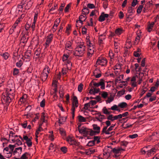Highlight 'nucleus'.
Instances as JSON below:
<instances>
[{
	"label": "nucleus",
	"instance_id": "f257e3e1",
	"mask_svg": "<svg viewBox=\"0 0 159 159\" xmlns=\"http://www.w3.org/2000/svg\"><path fill=\"white\" fill-rule=\"evenodd\" d=\"M86 47L84 43L78 45L75 48V52L74 54L80 57H82L84 53Z\"/></svg>",
	"mask_w": 159,
	"mask_h": 159
},
{
	"label": "nucleus",
	"instance_id": "f03ea898",
	"mask_svg": "<svg viewBox=\"0 0 159 159\" xmlns=\"http://www.w3.org/2000/svg\"><path fill=\"white\" fill-rule=\"evenodd\" d=\"M79 132L81 134H83L84 136L85 137L87 136L88 135L93 136L94 133V131L92 129L84 127H82V129H79Z\"/></svg>",
	"mask_w": 159,
	"mask_h": 159
},
{
	"label": "nucleus",
	"instance_id": "7ed1b4c3",
	"mask_svg": "<svg viewBox=\"0 0 159 159\" xmlns=\"http://www.w3.org/2000/svg\"><path fill=\"white\" fill-rule=\"evenodd\" d=\"M48 68H44L43 71L41 75L42 80L43 81H45L47 79L48 76V74L49 73V70Z\"/></svg>",
	"mask_w": 159,
	"mask_h": 159
},
{
	"label": "nucleus",
	"instance_id": "20e7f679",
	"mask_svg": "<svg viewBox=\"0 0 159 159\" xmlns=\"http://www.w3.org/2000/svg\"><path fill=\"white\" fill-rule=\"evenodd\" d=\"M12 100V98L11 96L8 95L7 93V97L6 98L5 100L4 101L5 102V104H6V106L5 107H6V109L7 110L8 108V106L9 105L10 103L11 102Z\"/></svg>",
	"mask_w": 159,
	"mask_h": 159
},
{
	"label": "nucleus",
	"instance_id": "39448f33",
	"mask_svg": "<svg viewBox=\"0 0 159 159\" xmlns=\"http://www.w3.org/2000/svg\"><path fill=\"white\" fill-rule=\"evenodd\" d=\"M96 63L99 64H101L103 66L106 65L107 63V61L104 58L100 59V58H98L96 61Z\"/></svg>",
	"mask_w": 159,
	"mask_h": 159
},
{
	"label": "nucleus",
	"instance_id": "423d86ee",
	"mask_svg": "<svg viewBox=\"0 0 159 159\" xmlns=\"http://www.w3.org/2000/svg\"><path fill=\"white\" fill-rule=\"evenodd\" d=\"M93 129L94 130V132L93 135L96 134H98L100 132V127L98 126L96 124H93Z\"/></svg>",
	"mask_w": 159,
	"mask_h": 159
},
{
	"label": "nucleus",
	"instance_id": "0eeeda50",
	"mask_svg": "<svg viewBox=\"0 0 159 159\" xmlns=\"http://www.w3.org/2000/svg\"><path fill=\"white\" fill-rule=\"evenodd\" d=\"M53 34H51L47 37V39L46 42V45L48 46L51 42L53 38Z\"/></svg>",
	"mask_w": 159,
	"mask_h": 159
},
{
	"label": "nucleus",
	"instance_id": "6e6552de",
	"mask_svg": "<svg viewBox=\"0 0 159 159\" xmlns=\"http://www.w3.org/2000/svg\"><path fill=\"white\" fill-rule=\"evenodd\" d=\"M30 154L29 153L26 152L21 156L20 159L16 157H15V159H28L29 157L30 156Z\"/></svg>",
	"mask_w": 159,
	"mask_h": 159
},
{
	"label": "nucleus",
	"instance_id": "1a4fd4ad",
	"mask_svg": "<svg viewBox=\"0 0 159 159\" xmlns=\"http://www.w3.org/2000/svg\"><path fill=\"white\" fill-rule=\"evenodd\" d=\"M99 86H101V88L102 89H104L105 88V84L104 83V80L103 79H101L100 81L98 83Z\"/></svg>",
	"mask_w": 159,
	"mask_h": 159
},
{
	"label": "nucleus",
	"instance_id": "9d476101",
	"mask_svg": "<svg viewBox=\"0 0 159 159\" xmlns=\"http://www.w3.org/2000/svg\"><path fill=\"white\" fill-rule=\"evenodd\" d=\"M156 149L155 148H153L147 151L148 156H150L151 154H154L156 152Z\"/></svg>",
	"mask_w": 159,
	"mask_h": 159
},
{
	"label": "nucleus",
	"instance_id": "9b49d317",
	"mask_svg": "<svg viewBox=\"0 0 159 159\" xmlns=\"http://www.w3.org/2000/svg\"><path fill=\"white\" fill-rule=\"evenodd\" d=\"M100 72L99 70L97 69L95 70L94 72V74H97L96 75H95V77L96 78H99L101 76V74L100 73H98L99 72Z\"/></svg>",
	"mask_w": 159,
	"mask_h": 159
},
{
	"label": "nucleus",
	"instance_id": "f8f14e48",
	"mask_svg": "<svg viewBox=\"0 0 159 159\" xmlns=\"http://www.w3.org/2000/svg\"><path fill=\"white\" fill-rule=\"evenodd\" d=\"M119 43L115 41L114 43V45L115 47V52L117 53L119 50Z\"/></svg>",
	"mask_w": 159,
	"mask_h": 159
},
{
	"label": "nucleus",
	"instance_id": "ddd939ff",
	"mask_svg": "<svg viewBox=\"0 0 159 159\" xmlns=\"http://www.w3.org/2000/svg\"><path fill=\"white\" fill-rule=\"evenodd\" d=\"M134 9L131 7H128V11L129 13L130 14L128 15L127 18H129L130 16H131V14H133L134 12Z\"/></svg>",
	"mask_w": 159,
	"mask_h": 159
},
{
	"label": "nucleus",
	"instance_id": "4468645a",
	"mask_svg": "<svg viewBox=\"0 0 159 159\" xmlns=\"http://www.w3.org/2000/svg\"><path fill=\"white\" fill-rule=\"evenodd\" d=\"M78 118L79 121L80 122H85L86 121L85 118L81 115L79 116H78Z\"/></svg>",
	"mask_w": 159,
	"mask_h": 159
},
{
	"label": "nucleus",
	"instance_id": "2eb2a0df",
	"mask_svg": "<svg viewBox=\"0 0 159 159\" xmlns=\"http://www.w3.org/2000/svg\"><path fill=\"white\" fill-rule=\"evenodd\" d=\"M72 43L70 41H68L65 45V47L67 50L72 49Z\"/></svg>",
	"mask_w": 159,
	"mask_h": 159
},
{
	"label": "nucleus",
	"instance_id": "dca6fc26",
	"mask_svg": "<svg viewBox=\"0 0 159 159\" xmlns=\"http://www.w3.org/2000/svg\"><path fill=\"white\" fill-rule=\"evenodd\" d=\"M144 75V74L143 73L140 72L139 74V80L138 82V84H140L142 81V78L143 76Z\"/></svg>",
	"mask_w": 159,
	"mask_h": 159
},
{
	"label": "nucleus",
	"instance_id": "f3484780",
	"mask_svg": "<svg viewBox=\"0 0 159 159\" xmlns=\"http://www.w3.org/2000/svg\"><path fill=\"white\" fill-rule=\"evenodd\" d=\"M96 151V149L95 147L90 148L88 149V152L90 154L93 153Z\"/></svg>",
	"mask_w": 159,
	"mask_h": 159
},
{
	"label": "nucleus",
	"instance_id": "a211bd4d",
	"mask_svg": "<svg viewBox=\"0 0 159 159\" xmlns=\"http://www.w3.org/2000/svg\"><path fill=\"white\" fill-rule=\"evenodd\" d=\"M102 111L103 113L106 115L109 114V112L108 110L107 109L106 107H104L102 109Z\"/></svg>",
	"mask_w": 159,
	"mask_h": 159
},
{
	"label": "nucleus",
	"instance_id": "6ab92c4d",
	"mask_svg": "<svg viewBox=\"0 0 159 159\" xmlns=\"http://www.w3.org/2000/svg\"><path fill=\"white\" fill-rule=\"evenodd\" d=\"M105 20V18L104 17V16L103 14L102 13L101 14V15L100 16L98 20L101 22H102L104 21Z\"/></svg>",
	"mask_w": 159,
	"mask_h": 159
},
{
	"label": "nucleus",
	"instance_id": "aec40b11",
	"mask_svg": "<svg viewBox=\"0 0 159 159\" xmlns=\"http://www.w3.org/2000/svg\"><path fill=\"white\" fill-rule=\"evenodd\" d=\"M118 106L121 108H124L127 106V104L125 102H122L119 103Z\"/></svg>",
	"mask_w": 159,
	"mask_h": 159
},
{
	"label": "nucleus",
	"instance_id": "412c9836",
	"mask_svg": "<svg viewBox=\"0 0 159 159\" xmlns=\"http://www.w3.org/2000/svg\"><path fill=\"white\" fill-rule=\"evenodd\" d=\"M19 72V69L15 68L13 69V74L14 75H16L18 74Z\"/></svg>",
	"mask_w": 159,
	"mask_h": 159
},
{
	"label": "nucleus",
	"instance_id": "4be33fe9",
	"mask_svg": "<svg viewBox=\"0 0 159 159\" xmlns=\"http://www.w3.org/2000/svg\"><path fill=\"white\" fill-rule=\"evenodd\" d=\"M143 5H140L137 8V12L138 13H140L143 8Z\"/></svg>",
	"mask_w": 159,
	"mask_h": 159
},
{
	"label": "nucleus",
	"instance_id": "5701e85b",
	"mask_svg": "<svg viewBox=\"0 0 159 159\" xmlns=\"http://www.w3.org/2000/svg\"><path fill=\"white\" fill-rule=\"evenodd\" d=\"M125 89H123L122 90L118 92L117 95L119 96L123 95L125 93Z\"/></svg>",
	"mask_w": 159,
	"mask_h": 159
},
{
	"label": "nucleus",
	"instance_id": "b1692460",
	"mask_svg": "<svg viewBox=\"0 0 159 159\" xmlns=\"http://www.w3.org/2000/svg\"><path fill=\"white\" fill-rule=\"evenodd\" d=\"M86 43L87 45L90 48L93 46L92 43H91L89 38H88V37L86 38Z\"/></svg>",
	"mask_w": 159,
	"mask_h": 159
},
{
	"label": "nucleus",
	"instance_id": "393cba45",
	"mask_svg": "<svg viewBox=\"0 0 159 159\" xmlns=\"http://www.w3.org/2000/svg\"><path fill=\"white\" fill-rule=\"evenodd\" d=\"M1 56L3 57L5 60H7L8 58L9 54L7 52H5L2 54Z\"/></svg>",
	"mask_w": 159,
	"mask_h": 159
},
{
	"label": "nucleus",
	"instance_id": "a878e982",
	"mask_svg": "<svg viewBox=\"0 0 159 159\" xmlns=\"http://www.w3.org/2000/svg\"><path fill=\"white\" fill-rule=\"evenodd\" d=\"M26 143L28 147H30L32 146V143L31 142V140L30 139H29L26 141Z\"/></svg>",
	"mask_w": 159,
	"mask_h": 159
},
{
	"label": "nucleus",
	"instance_id": "bb28decb",
	"mask_svg": "<svg viewBox=\"0 0 159 159\" xmlns=\"http://www.w3.org/2000/svg\"><path fill=\"white\" fill-rule=\"evenodd\" d=\"M109 147L107 146L105 147L104 150L108 153V156H110V154L112 152V149L111 150H110L109 149Z\"/></svg>",
	"mask_w": 159,
	"mask_h": 159
},
{
	"label": "nucleus",
	"instance_id": "cd10ccee",
	"mask_svg": "<svg viewBox=\"0 0 159 159\" xmlns=\"http://www.w3.org/2000/svg\"><path fill=\"white\" fill-rule=\"evenodd\" d=\"M91 105L90 102L88 103L85 104H84V109L85 110H87L89 107H90Z\"/></svg>",
	"mask_w": 159,
	"mask_h": 159
},
{
	"label": "nucleus",
	"instance_id": "c85d7f7f",
	"mask_svg": "<svg viewBox=\"0 0 159 159\" xmlns=\"http://www.w3.org/2000/svg\"><path fill=\"white\" fill-rule=\"evenodd\" d=\"M122 32V30L120 28L116 29L115 31V33L117 34H120Z\"/></svg>",
	"mask_w": 159,
	"mask_h": 159
},
{
	"label": "nucleus",
	"instance_id": "c756f323",
	"mask_svg": "<svg viewBox=\"0 0 159 159\" xmlns=\"http://www.w3.org/2000/svg\"><path fill=\"white\" fill-rule=\"evenodd\" d=\"M23 64L22 61L20 60L18 62H16V66L18 67H20Z\"/></svg>",
	"mask_w": 159,
	"mask_h": 159
},
{
	"label": "nucleus",
	"instance_id": "7c9ffc66",
	"mask_svg": "<svg viewBox=\"0 0 159 159\" xmlns=\"http://www.w3.org/2000/svg\"><path fill=\"white\" fill-rule=\"evenodd\" d=\"M83 84L81 83L78 86V91L80 92H81L83 89Z\"/></svg>",
	"mask_w": 159,
	"mask_h": 159
},
{
	"label": "nucleus",
	"instance_id": "2f4dec72",
	"mask_svg": "<svg viewBox=\"0 0 159 159\" xmlns=\"http://www.w3.org/2000/svg\"><path fill=\"white\" fill-rule=\"evenodd\" d=\"M22 149V148L20 147L16 148L13 151V154L15 155L17 152V151H18V150H20V152H21Z\"/></svg>",
	"mask_w": 159,
	"mask_h": 159
},
{
	"label": "nucleus",
	"instance_id": "473e14b6",
	"mask_svg": "<svg viewBox=\"0 0 159 159\" xmlns=\"http://www.w3.org/2000/svg\"><path fill=\"white\" fill-rule=\"evenodd\" d=\"M28 39V38H27V39H26V37H25V36H24L22 37L21 40L22 43H25L27 42Z\"/></svg>",
	"mask_w": 159,
	"mask_h": 159
},
{
	"label": "nucleus",
	"instance_id": "72a5a7b5",
	"mask_svg": "<svg viewBox=\"0 0 159 159\" xmlns=\"http://www.w3.org/2000/svg\"><path fill=\"white\" fill-rule=\"evenodd\" d=\"M45 100L43 99L40 102V106L42 107H43L45 106Z\"/></svg>",
	"mask_w": 159,
	"mask_h": 159
},
{
	"label": "nucleus",
	"instance_id": "f704fd0d",
	"mask_svg": "<svg viewBox=\"0 0 159 159\" xmlns=\"http://www.w3.org/2000/svg\"><path fill=\"white\" fill-rule=\"evenodd\" d=\"M12 152H13V151H11L10 150H9L8 153H6V154H9L10 155H8V156H5V157L7 158H10V157H11L12 156Z\"/></svg>",
	"mask_w": 159,
	"mask_h": 159
},
{
	"label": "nucleus",
	"instance_id": "c9c22d12",
	"mask_svg": "<svg viewBox=\"0 0 159 159\" xmlns=\"http://www.w3.org/2000/svg\"><path fill=\"white\" fill-rule=\"evenodd\" d=\"M117 106L116 105H114L113 106L111 107L110 109H111L112 110L118 111V109H117Z\"/></svg>",
	"mask_w": 159,
	"mask_h": 159
},
{
	"label": "nucleus",
	"instance_id": "e433bc0d",
	"mask_svg": "<svg viewBox=\"0 0 159 159\" xmlns=\"http://www.w3.org/2000/svg\"><path fill=\"white\" fill-rule=\"evenodd\" d=\"M138 136V135L137 134H134L132 135H130L129 136V138L132 139H133L137 138Z\"/></svg>",
	"mask_w": 159,
	"mask_h": 159
},
{
	"label": "nucleus",
	"instance_id": "4c0bfd02",
	"mask_svg": "<svg viewBox=\"0 0 159 159\" xmlns=\"http://www.w3.org/2000/svg\"><path fill=\"white\" fill-rule=\"evenodd\" d=\"M87 7L90 9H93L95 7V6L93 4L88 3L87 5Z\"/></svg>",
	"mask_w": 159,
	"mask_h": 159
},
{
	"label": "nucleus",
	"instance_id": "58836bf2",
	"mask_svg": "<svg viewBox=\"0 0 159 159\" xmlns=\"http://www.w3.org/2000/svg\"><path fill=\"white\" fill-rule=\"evenodd\" d=\"M71 4L69 3L67 5L66 7L65 8L64 11L65 12H67L68 11V10L70 7Z\"/></svg>",
	"mask_w": 159,
	"mask_h": 159
},
{
	"label": "nucleus",
	"instance_id": "ea45409f",
	"mask_svg": "<svg viewBox=\"0 0 159 159\" xmlns=\"http://www.w3.org/2000/svg\"><path fill=\"white\" fill-rule=\"evenodd\" d=\"M138 2V1L137 0H133L131 3L132 6L134 7L137 4Z\"/></svg>",
	"mask_w": 159,
	"mask_h": 159
},
{
	"label": "nucleus",
	"instance_id": "a19ab883",
	"mask_svg": "<svg viewBox=\"0 0 159 159\" xmlns=\"http://www.w3.org/2000/svg\"><path fill=\"white\" fill-rule=\"evenodd\" d=\"M95 144V143L93 140L89 141L88 144L87 145L89 146H92L94 145Z\"/></svg>",
	"mask_w": 159,
	"mask_h": 159
},
{
	"label": "nucleus",
	"instance_id": "79ce46f5",
	"mask_svg": "<svg viewBox=\"0 0 159 159\" xmlns=\"http://www.w3.org/2000/svg\"><path fill=\"white\" fill-rule=\"evenodd\" d=\"M61 150L64 153H66L67 152V148L65 147H63L61 148Z\"/></svg>",
	"mask_w": 159,
	"mask_h": 159
},
{
	"label": "nucleus",
	"instance_id": "37998d69",
	"mask_svg": "<svg viewBox=\"0 0 159 159\" xmlns=\"http://www.w3.org/2000/svg\"><path fill=\"white\" fill-rule=\"evenodd\" d=\"M102 96L104 98H106L108 96V94L106 92H103L101 94Z\"/></svg>",
	"mask_w": 159,
	"mask_h": 159
},
{
	"label": "nucleus",
	"instance_id": "c03bdc74",
	"mask_svg": "<svg viewBox=\"0 0 159 159\" xmlns=\"http://www.w3.org/2000/svg\"><path fill=\"white\" fill-rule=\"evenodd\" d=\"M154 24V23L153 22H152L151 24H149L148 26V29H152L153 27V25Z\"/></svg>",
	"mask_w": 159,
	"mask_h": 159
},
{
	"label": "nucleus",
	"instance_id": "a18cd8bd",
	"mask_svg": "<svg viewBox=\"0 0 159 159\" xmlns=\"http://www.w3.org/2000/svg\"><path fill=\"white\" fill-rule=\"evenodd\" d=\"M66 120V118L61 117L59 119V123L60 124H62L63 121H65Z\"/></svg>",
	"mask_w": 159,
	"mask_h": 159
},
{
	"label": "nucleus",
	"instance_id": "49530a36",
	"mask_svg": "<svg viewBox=\"0 0 159 159\" xmlns=\"http://www.w3.org/2000/svg\"><path fill=\"white\" fill-rule=\"evenodd\" d=\"M93 94L98 93L100 91V89L99 88H93Z\"/></svg>",
	"mask_w": 159,
	"mask_h": 159
},
{
	"label": "nucleus",
	"instance_id": "de8ad7c7",
	"mask_svg": "<svg viewBox=\"0 0 159 159\" xmlns=\"http://www.w3.org/2000/svg\"><path fill=\"white\" fill-rule=\"evenodd\" d=\"M45 113L44 112H43L42 113V123H43L44 122H45V121H46L45 119Z\"/></svg>",
	"mask_w": 159,
	"mask_h": 159
},
{
	"label": "nucleus",
	"instance_id": "09e8293b",
	"mask_svg": "<svg viewBox=\"0 0 159 159\" xmlns=\"http://www.w3.org/2000/svg\"><path fill=\"white\" fill-rule=\"evenodd\" d=\"M60 133L62 135H65V132L63 129H59Z\"/></svg>",
	"mask_w": 159,
	"mask_h": 159
},
{
	"label": "nucleus",
	"instance_id": "8fccbe9b",
	"mask_svg": "<svg viewBox=\"0 0 159 159\" xmlns=\"http://www.w3.org/2000/svg\"><path fill=\"white\" fill-rule=\"evenodd\" d=\"M107 119L112 121H114L113 117V115H110L107 116Z\"/></svg>",
	"mask_w": 159,
	"mask_h": 159
},
{
	"label": "nucleus",
	"instance_id": "3c124183",
	"mask_svg": "<svg viewBox=\"0 0 159 159\" xmlns=\"http://www.w3.org/2000/svg\"><path fill=\"white\" fill-rule=\"evenodd\" d=\"M119 150L117 149L116 148H114L112 149V152H113L116 154H118L119 153Z\"/></svg>",
	"mask_w": 159,
	"mask_h": 159
},
{
	"label": "nucleus",
	"instance_id": "603ef678",
	"mask_svg": "<svg viewBox=\"0 0 159 159\" xmlns=\"http://www.w3.org/2000/svg\"><path fill=\"white\" fill-rule=\"evenodd\" d=\"M119 16L120 19H121L123 18L124 16L123 13L122 11H120L119 13Z\"/></svg>",
	"mask_w": 159,
	"mask_h": 159
},
{
	"label": "nucleus",
	"instance_id": "864d4df0",
	"mask_svg": "<svg viewBox=\"0 0 159 159\" xmlns=\"http://www.w3.org/2000/svg\"><path fill=\"white\" fill-rule=\"evenodd\" d=\"M66 65L67 66V67L68 68V65H69L70 66H72V64L69 60H67V61H66Z\"/></svg>",
	"mask_w": 159,
	"mask_h": 159
},
{
	"label": "nucleus",
	"instance_id": "5fc2aeb1",
	"mask_svg": "<svg viewBox=\"0 0 159 159\" xmlns=\"http://www.w3.org/2000/svg\"><path fill=\"white\" fill-rule=\"evenodd\" d=\"M128 142L126 141H123L121 142V145L125 147H126L127 145L128 144Z\"/></svg>",
	"mask_w": 159,
	"mask_h": 159
},
{
	"label": "nucleus",
	"instance_id": "6e6d98bb",
	"mask_svg": "<svg viewBox=\"0 0 159 159\" xmlns=\"http://www.w3.org/2000/svg\"><path fill=\"white\" fill-rule=\"evenodd\" d=\"M113 97L108 98L107 100H106V102L110 103L113 100Z\"/></svg>",
	"mask_w": 159,
	"mask_h": 159
},
{
	"label": "nucleus",
	"instance_id": "4d7b16f0",
	"mask_svg": "<svg viewBox=\"0 0 159 159\" xmlns=\"http://www.w3.org/2000/svg\"><path fill=\"white\" fill-rule=\"evenodd\" d=\"M36 22V21H34L31 26V27L32 28L33 31H34L35 30Z\"/></svg>",
	"mask_w": 159,
	"mask_h": 159
},
{
	"label": "nucleus",
	"instance_id": "13d9d810",
	"mask_svg": "<svg viewBox=\"0 0 159 159\" xmlns=\"http://www.w3.org/2000/svg\"><path fill=\"white\" fill-rule=\"evenodd\" d=\"M71 111L72 113H75V104L74 102H73L72 103Z\"/></svg>",
	"mask_w": 159,
	"mask_h": 159
},
{
	"label": "nucleus",
	"instance_id": "bf43d9fd",
	"mask_svg": "<svg viewBox=\"0 0 159 159\" xmlns=\"http://www.w3.org/2000/svg\"><path fill=\"white\" fill-rule=\"evenodd\" d=\"M16 143L17 146H19L20 145L22 144L21 141L19 139H17L16 140Z\"/></svg>",
	"mask_w": 159,
	"mask_h": 159
},
{
	"label": "nucleus",
	"instance_id": "052dcab7",
	"mask_svg": "<svg viewBox=\"0 0 159 159\" xmlns=\"http://www.w3.org/2000/svg\"><path fill=\"white\" fill-rule=\"evenodd\" d=\"M21 125L23 128H26L27 126V122L26 121H25L24 122V123H22L21 124Z\"/></svg>",
	"mask_w": 159,
	"mask_h": 159
},
{
	"label": "nucleus",
	"instance_id": "680f3d73",
	"mask_svg": "<svg viewBox=\"0 0 159 159\" xmlns=\"http://www.w3.org/2000/svg\"><path fill=\"white\" fill-rule=\"evenodd\" d=\"M141 54L138 53L137 52H134V55L136 57H139L140 56Z\"/></svg>",
	"mask_w": 159,
	"mask_h": 159
},
{
	"label": "nucleus",
	"instance_id": "e2e57ef3",
	"mask_svg": "<svg viewBox=\"0 0 159 159\" xmlns=\"http://www.w3.org/2000/svg\"><path fill=\"white\" fill-rule=\"evenodd\" d=\"M82 14L86 15L89 14V11H84V10H82Z\"/></svg>",
	"mask_w": 159,
	"mask_h": 159
},
{
	"label": "nucleus",
	"instance_id": "0e129e2a",
	"mask_svg": "<svg viewBox=\"0 0 159 159\" xmlns=\"http://www.w3.org/2000/svg\"><path fill=\"white\" fill-rule=\"evenodd\" d=\"M30 27V25L27 23L25 25V28L26 31H28Z\"/></svg>",
	"mask_w": 159,
	"mask_h": 159
},
{
	"label": "nucleus",
	"instance_id": "69168bd1",
	"mask_svg": "<svg viewBox=\"0 0 159 159\" xmlns=\"http://www.w3.org/2000/svg\"><path fill=\"white\" fill-rule=\"evenodd\" d=\"M75 145L78 147L80 149H81L82 148V146L80 145V143L79 142H78L76 141Z\"/></svg>",
	"mask_w": 159,
	"mask_h": 159
},
{
	"label": "nucleus",
	"instance_id": "338daca9",
	"mask_svg": "<svg viewBox=\"0 0 159 159\" xmlns=\"http://www.w3.org/2000/svg\"><path fill=\"white\" fill-rule=\"evenodd\" d=\"M131 96L130 94H128L125 96V98L128 100H129L131 98Z\"/></svg>",
	"mask_w": 159,
	"mask_h": 159
},
{
	"label": "nucleus",
	"instance_id": "774afa93",
	"mask_svg": "<svg viewBox=\"0 0 159 159\" xmlns=\"http://www.w3.org/2000/svg\"><path fill=\"white\" fill-rule=\"evenodd\" d=\"M86 30H87V29L85 27H83L82 28V31L83 34H86V33H87Z\"/></svg>",
	"mask_w": 159,
	"mask_h": 159
}]
</instances>
